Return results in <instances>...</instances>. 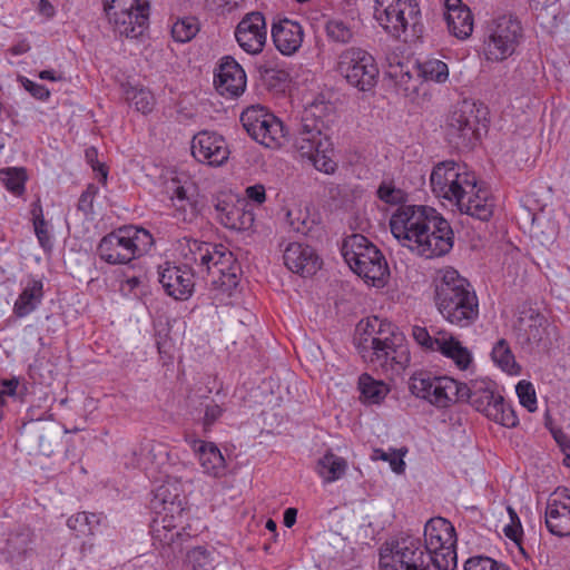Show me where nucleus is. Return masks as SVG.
Wrapping results in <instances>:
<instances>
[{"instance_id": "obj_1", "label": "nucleus", "mask_w": 570, "mask_h": 570, "mask_svg": "<svg viewBox=\"0 0 570 570\" xmlns=\"http://www.w3.org/2000/svg\"><path fill=\"white\" fill-rule=\"evenodd\" d=\"M363 357L384 372L400 374L410 363V350L405 336L386 320H367L360 340Z\"/></svg>"}, {"instance_id": "obj_2", "label": "nucleus", "mask_w": 570, "mask_h": 570, "mask_svg": "<svg viewBox=\"0 0 570 570\" xmlns=\"http://www.w3.org/2000/svg\"><path fill=\"white\" fill-rule=\"evenodd\" d=\"M434 302L442 317L453 326L465 328L479 318V299L470 282L448 267L435 281Z\"/></svg>"}, {"instance_id": "obj_3", "label": "nucleus", "mask_w": 570, "mask_h": 570, "mask_svg": "<svg viewBox=\"0 0 570 570\" xmlns=\"http://www.w3.org/2000/svg\"><path fill=\"white\" fill-rule=\"evenodd\" d=\"M153 244L147 229L128 225L105 235L97 246V255L110 265H122L141 257Z\"/></svg>"}, {"instance_id": "obj_4", "label": "nucleus", "mask_w": 570, "mask_h": 570, "mask_svg": "<svg viewBox=\"0 0 570 570\" xmlns=\"http://www.w3.org/2000/svg\"><path fill=\"white\" fill-rule=\"evenodd\" d=\"M155 498L163 503L165 513H159L151 522L153 546L159 550L161 557L169 560L181 552L186 537L175 523V513L179 517L183 513L181 501L178 494L170 495L166 485L157 489Z\"/></svg>"}, {"instance_id": "obj_5", "label": "nucleus", "mask_w": 570, "mask_h": 570, "mask_svg": "<svg viewBox=\"0 0 570 570\" xmlns=\"http://www.w3.org/2000/svg\"><path fill=\"white\" fill-rule=\"evenodd\" d=\"M460 402H468L488 419L507 428H514L519 420L512 406L499 393L497 384L489 379L460 383Z\"/></svg>"}, {"instance_id": "obj_6", "label": "nucleus", "mask_w": 570, "mask_h": 570, "mask_svg": "<svg viewBox=\"0 0 570 570\" xmlns=\"http://www.w3.org/2000/svg\"><path fill=\"white\" fill-rule=\"evenodd\" d=\"M374 17L391 37L404 42L421 36V11L414 0H375Z\"/></svg>"}, {"instance_id": "obj_7", "label": "nucleus", "mask_w": 570, "mask_h": 570, "mask_svg": "<svg viewBox=\"0 0 570 570\" xmlns=\"http://www.w3.org/2000/svg\"><path fill=\"white\" fill-rule=\"evenodd\" d=\"M342 255L351 269L371 282L374 286H383L389 276V266L381 250L361 234H353L344 239Z\"/></svg>"}, {"instance_id": "obj_8", "label": "nucleus", "mask_w": 570, "mask_h": 570, "mask_svg": "<svg viewBox=\"0 0 570 570\" xmlns=\"http://www.w3.org/2000/svg\"><path fill=\"white\" fill-rule=\"evenodd\" d=\"M429 559L438 570L456 568V533L450 521L438 517L424 527V546Z\"/></svg>"}, {"instance_id": "obj_9", "label": "nucleus", "mask_w": 570, "mask_h": 570, "mask_svg": "<svg viewBox=\"0 0 570 570\" xmlns=\"http://www.w3.org/2000/svg\"><path fill=\"white\" fill-rule=\"evenodd\" d=\"M104 9L114 31L120 37L138 38L148 27L149 0H104Z\"/></svg>"}, {"instance_id": "obj_10", "label": "nucleus", "mask_w": 570, "mask_h": 570, "mask_svg": "<svg viewBox=\"0 0 570 570\" xmlns=\"http://www.w3.org/2000/svg\"><path fill=\"white\" fill-rule=\"evenodd\" d=\"M421 540L403 537L385 542L380 548V570H430L429 554Z\"/></svg>"}, {"instance_id": "obj_11", "label": "nucleus", "mask_w": 570, "mask_h": 570, "mask_svg": "<svg viewBox=\"0 0 570 570\" xmlns=\"http://www.w3.org/2000/svg\"><path fill=\"white\" fill-rule=\"evenodd\" d=\"M485 108L473 101L458 104L446 119V139L455 148H470L478 139L480 124L485 120Z\"/></svg>"}, {"instance_id": "obj_12", "label": "nucleus", "mask_w": 570, "mask_h": 570, "mask_svg": "<svg viewBox=\"0 0 570 570\" xmlns=\"http://www.w3.org/2000/svg\"><path fill=\"white\" fill-rule=\"evenodd\" d=\"M522 36L520 22L512 16H500L487 22L483 33L484 55L488 60L502 61L510 57Z\"/></svg>"}, {"instance_id": "obj_13", "label": "nucleus", "mask_w": 570, "mask_h": 570, "mask_svg": "<svg viewBox=\"0 0 570 570\" xmlns=\"http://www.w3.org/2000/svg\"><path fill=\"white\" fill-rule=\"evenodd\" d=\"M430 184L436 197L455 202L462 193H472L476 188V176L465 166L445 160L433 167Z\"/></svg>"}, {"instance_id": "obj_14", "label": "nucleus", "mask_w": 570, "mask_h": 570, "mask_svg": "<svg viewBox=\"0 0 570 570\" xmlns=\"http://www.w3.org/2000/svg\"><path fill=\"white\" fill-rule=\"evenodd\" d=\"M460 383L450 376H434L421 371L410 377L409 389L416 397L439 409H446L460 403Z\"/></svg>"}, {"instance_id": "obj_15", "label": "nucleus", "mask_w": 570, "mask_h": 570, "mask_svg": "<svg viewBox=\"0 0 570 570\" xmlns=\"http://www.w3.org/2000/svg\"><path fill=\"white\" fill-rule=\"evenodd\" d=\"M247 134L266 148L277 149L287 141L283 122L261 106H252L240 115Z\"/></svg>"}, {"instance_id": "obj_16", "label": "nucleus", "mask_w": 570, "mask_h": 570, "mask_svg": "<svg viewBox=\"0 0 570 570\" xmlns=\"http://www.w3.org/2000/svg\"><path fill=\"white\" fill-rule=\"evenodd\" d=\"M430 214L433 208L422 205L401 206L390 219V228L393 236L412 252H416L413 245L424 236V229L429 227Z\"/></svg>"}, {"instance_id": "obj_17", "label": "nucleus", "mask_w": 570, "mask_h": 570, "mask_svg": "<svg viewBox=\"0 0 570 570\" xmlns=\"http://www.w3.org/2000/svg\"><path fill=\"white\" fill-rule=\"evenodd\" d=\"M338 71L348 85L360 91H368L377 82L379 67L375 59L361 48L352 47L340 55Z\"/></svg>"}, {"instance_id": "obj_18", "label": "nucleus", "mask_w": 570, "mask_h": 570, "mask_svg": "<svg viewBox=\"0 0 570 570\" xmlns=\"http://www.w3.org/2000/svg\"><path fill=\"white\" fill-rule=\"evenodd\" d=\"M429 227L424 229V236L419 245H413L415 253L426 258L441 257L450 253L454 244V233L450 223L433 208L430 214Z\"/></svg>"}, {"instance_id": "obj_19", "label": "nucleus", "mask_w": 570, "mask_h": 570, "mask_svg": "<svg viewBox=\"0 0 570 570\" xmlns=\"http://www.w3.org/2000/svg\"><path fill=\"white\" fill-rule=\"evenodd\" d=\"M438 337H432L425 327L413 326L412 335L417 344L431 350L439 351L444 356L454 361L460 370H466L472 362L470 351L462 346L461 342L453 335L440 332Z\"/></svg>"}, {"instance_id": "obj_20", "label": "nucleus", "mask_w": 570, "mask_h": 570, "mask_svg": "<svg viewBox=\"0 0 570 570\" xmlns=\"http://www.w3.org/2000/svg\"><path fill=\"white\" fill-rule=\"evenodd\" d=\"M544 522L551 534L570 535V490L568 488L559 487L549 495Z\"/></svg>"}, {"instance_id": "obj_21", "label": "nucleus", "mask_w": 570, "mask_h": 570, "mask_svg": "<svg viewBox=\"0 0 570 570\" xmlns=\"http://www.w3.org/2000/svg\"><path fill=\"white\" fill-rule=\"evenodd\" d=\"M323 121L312 115L304 116L297 125L293 146L301 153L302 157L312 156L315 151L324 153L332 142L322 132Z\"/></svg>"}, {"instance_id": "obj_22", "label": "nucleus", "mask_w": 570, "mask_h": 570, "mask_svg": "<svg viewBox=\"0 0 570 570\" xmlns=\"http://www.w3.org/2000/svg\"><path fill=\"white\" fill-rule=\"evenodd\" d=\"M235 38L239 47L250 55L263 51L267 39L265 17L258 11L247 13L237 24Z\"/></svg>"}, {"instance_id": "obj_23", "label": "nucleus", "mask_w": 570, "mask_h": 570, "mask_svg": "<svg viewBox=\"0 0 570 570\" xmlns=\"http://www.w3.org/2000/svg\"><path fill=\"white\" fill-rule=\"evenodd\" d=\"M246 73L243 67L230 56L219 60L215 70L214 85L224 97L237 98L246 89Z\"/></svg>"}, {"instance_id": "obj_24", "label": "nucleus", "mask_w": 570, "mask_h": 570, "mask_svg": "<svg viewBox=\"0 0 570 570\" xmlns=\"http://www.w3.org/2000/svg\"><path fill=\"white\" fill-rule=\"evenodd\" d=\"M210 259L212 271L206 273L212 276V283L224 292H230L238 285L240 268L232 252L224 245L216 244L215 253Z\"/></svg>"}, {"instance_id": "obj_25", "label": "nucleus", "mask_w": 570, "mask_h": 570, "mask_svg": "<svg viewBox=\"0 0 570 570\" xmlns=\"http://www.w3.org/2000/svg\"><path fill=\"white\" fill-rule=\"evenodd\" d=\"M191 154L199 163L220 166L228 159L229 149L223 136L202 131L193 139Z\"/></svg>"}, {"instance_id": "obj_26", "label": "nucleus", "mask_w": 570, "mask_h": 570, "mask_svg": "<svg viewBox=\"0 0 570 570\" xmlns=\"http://www.w3.org/2000/svg\"><path fill=\"white\" fill-rule=\"evenodd\" d=\"M195 273L185 266H174L166 263L159 271V283L166 294L177 301L188 299L194 292Z\"/></svg>"}, {"instance_id": "obj_27", "label": "nucleus", "mask_w": 570, "mask_h": 570, "mask_svg": "<svg viewBox=\"0 0 570 570\" xmlns=\"http://www.w3.org/2000/svg\"><path fill=\"white\" fill-rule=\"evenodd\" d=\"M549 323L544 315L531 307L524 308L519 317L518 340L530 348L547 346Z\"/></svg>"}, {"instance_id": "obj_28", "label": "nucleus", "mask_w": 570, "mask_h": 570, "mask_svg": "<svg viewBox=\"0 0 570 570\" xmlns=\"http://www.w3.org/2000/svg\"><path fill=\"white\" fill-rule=\"evenodd\" d=\"M283 259L291 272L303 277L314 275L322 265V261L313 247L296 242L286 246Z\"/></svg>"}, {"instance_id": "obj_29", "label": "nucleus", "mask_w": 570, "mask_h": 570, "mask_svg": "<svg viewBox=\"0 0 570 570\" xmlns=\"http://www.w3.org/2000/svg\"><path fill=\"white\" fill-rule=\"evenodd\" d=\"M184 266L195 274L204 276L212 271L210 259L215 253L216 244L184 237L180 242Z\"/></svg>"}, {"instance_id": "obj_30", "label": "nucleus", "mask_w": 570, "mask_h": 570, "mask_svg": "<svg viewBox=\"0 0 570 570\" xmlns=\"http://www.w3.org/2000/svg\"><path fill=\"white\" fill-rule=\"evenodd\" d=\"M272 38L281 53L292 56L302 47L304 30L297 21L284 18L273 24Z\"/></svg>"}, {"instance_id": "obj_31", "label": "nucleus", "mask_w": 570, "mask_h": 570, "mask_svg": "<svg viewBox=\"0 0 570 570\" xmlns=\"http://www.w3.org/2000/svg\"><path fill=\"white\" fill-rule=\"evenodd\" d=\"M245 207L244 202L234 204L227 200H218L215 205L216 218L226 228L248 230L254 225L255 216L252 210Z\"/></svg>"}, {"instance_id": "obj_32", "label": "nucleus", "mask_w": 570, "mask_h": 570, "mask_svg": "<svg viewBox=\"0 0 570 570\" xmlns=\"http://www.w3.org/2000/svg\"><path fill=\"white\" fill-rule=\"evenodd\" d=\"M454 203L461 213L482 222L489 220L493 215V202L488 191L478 186L472 193L459 195Z\"/></svg>"}, {"instance_id": "obj_33", "label": "nucleus", "mask_w": 570, "mask_h": 570, "mask_svg": "<svg viewBox=\"0 0 570 570\" xmlns=\"http://www.w3.org/2000/svg\"><path fill=\"white\" fill-rule=\"evenodd\" d=\"M445 20L449 31L459 39H466L473 31V16L461 0H445Z\"/></svg>"}, {"instance_id": "obj_34", "label": "nucleus", "mask_w": 570, "mask_h": 570, "mask_svg": "<svg viewBox=\"0 0 570 570\" xmlns=\"http://www.w3.org/2000/svg\"><path fill=\"white\" fill-rule=\"evenodd\" d=\"M43 298V283L41 279L29 277L13 304V314L19 317H26L31 314Z\"/></svg>"}, {"instance_id": "obj_35", "label": "nucleus", "mask_w": 570, "mask_h": 570, "mask_svg": "<svg viewBox=\"0 0 570 570\" xmlns=\"http://www.w3.org/2000/svg\"><path fill=\"white\" fill-rule=\"evenodd\" d=\"M195 451L204 473L213 478H220L225 474V459L214 443L198 441L195 444Z\"/></svg>"}, {"instance_id": "obj_36", "label": "nucleus", "mask_w": 570, "mask_h": 570, "mask_svg": "<svg viewBox=\"0 0 570 570\" xmlns=\"http://www.w3.org/2000/svg\"><path fill=\"white\" fill-rule=\"evenodd\" d=\"M33 541L35 534L30 528H19L9 534L6 547L7 552L12 559L26 558L33 551Z\"/></svg>"}, {"instance_id": "obj_37", "label": "nucleus", "mask_w": 570, "mask_h": 570, "mask_svg": "<svg viewBox=\"0 0 570 570\" xmlns=\"http://www.w3.org/2000/svg\"><path fill=\"white\" fill-rule=\"evenodd\" d=\"M347 469L345 459L327 452L317 462V472L326 483L341 479Z\"/></svg>"}, {"instance_id": "obj_38", "label": "nucleus", "mask_w": 570, "mask_h": 570, "mask_svg": "<svg viewBox=\"0 0 570 570\" xmlns=\"http://www.w3.org/2000/svg\"><path fill=\"white\" fill-rule=\"evenodd\" d=\"M358 389L364 401L373 404H379L389 393V387L383 381L374 380L368 374L360 376Z\"/></svg>"}, {"instance_id": "obj_39", "label": "nucleus", "mask_w": 570, "mask_h": 570, "mask_svg": "<svg viewBox=\"0 0 570 570\" xmlns=\"http://www.w3.org/2000/svg\"><path fill=\"white\" fill-rule=\"evenodd\" d=\"M491 358L495 365L509 374H518L520 366L515 362V357L510 348L509 343L504 338H500L493 346Z\"/></svg>"}, {"instance_id": "obj_40", "label": "nucleus", "mask_w": 570, "mask_h": 570, "mask_svg": "<svg viewBox=\"0 0 570 570\" xmlns=\"http://www.w3.org/2000/svg\"><path fill=\"white\" fill-rule=\"evenodd\" d=\"M27 440H37L39 451L46 454L50 451L52 434L43 423L39 421L31 422L29 425H24L20 433V441L24 442Z\"/></svg>"}, {"instance_id": "obj_41", "label": "nucleus", "mask_w": 570, "mask_h": 570, "mask_svg": "<svg viewBox=\"0 0 570 570\" xmlns=\"http://www.w3.org/2000/svg\"><path fill=\"white\" fill-rule=\"evenodd\" d=\"M419 75L424 80L444 83L449 78V68L445 62L435 58H429L417 62Z\"/></svg>"}, {"instance_id": "obj_42", "label": "nucleus", "mask_w": 570, "mask_h": 570, "mask_svg": "<svg viewBox=\"0 0 570 570\" xmlns=\"http://www.w3.org/2000/svg\"><path fill=\"white\" fill-rule=\"evenodd\" d=\"M199 31V22L195 17H184L177 19L171 27L173 39L177 42L190 41Z\"/></svg>"}, {"instance_id": "obj_43", "label": "nucleus", "mask_w": 570, "mask_h": 570, "mask_svg": "<svg viewBox=\"0 0 570 570\" xmlns=\"http://www.w3.org/2000/svg\"><path fill=\"white\" fill-rule=\"evenodd\" d=\"M31 213L33 216V219H32L33 220V229H35L37 239H38L40 246L45 250H50L52 248L53 244H52V238H51L50 230H49V224L43 217L41 206L35 205Z\"/></svg>"}, {"instance_id": "obj_44", "label": "nucleus", "mask_w": 570, "mask_h": 570, "mask_svg": "<svg viewBox=\"0 0 570 570\" xmlns=\"http://www.w3.org/2000/svg\"><path fill=\"white\" fill-rule=\"evenodd\" d=\"M126 99L135 106V108L142 112L148 114L155 106V97L150 90L145 88L130 87L126 90Z\"/></svg>"}, {"instance_id": "obj_45", "label": "nucleus", "mask_w": 570, "mask_h": 570, "mask_svg": "<svg viewBox=\"0 0 570 570\" xmlns=\"http://www.w3.org/2000/svg\"><path fill=\"white\" fill-rule=\"evenodd\" d=\"M1 180L8 190L20 195L24 190L26 174L22 168H7L0 171Z\"/></svg>"}, {"instance_id": "obj_46", "label": "nucleus", "mask_w": 570, "mask_h": 570, "mask_svg": "<svg viewBox=\"0 0 570 570\" xmlns=\"http://www.w3.org/2000/svg\"><path fill=\"white\" fill-rule=\"evenodd\" d=\"M325 30L327 37L335 42L346 43L353 38V31L350 26L340 19L328 20Z\"/></svg>"}, {"instance_id": "obj_47", "label": "nucleus", "mask_w": 570, "mask_h": 570, "mask_svg": "<svg viewBox=\"0 0 570 570\" xmlns=\"http://www.w3.org/2000/svg\"><path fill=\"white\" fill-rule=\"evenodd\" d=\"M464 570H510L504 563L498 562L490 557L475 556L468 559Z\"/></svg>"}, {"instance_id": "obj_48", "label": "nucleus", "mask_w": 570, "mask_h": 570, "mask_svg": "<svg viewBox=\"0 0 570 570\" xmlns=\"http://www.w3.org/2000/svg\"><path fill=\"white\" fill-rule=\"evenodd\" d=\"M333 153L332 146H330L324 153L315 151L312 156H305L309 159L314 167L325 174H333L336 170V163L332 159L331 154Z\"/></svg>"}, {"instance_id": "obj_49", "label": "nucleus", "mask_w": 570, "mask_h": 570, "mask_svg": "<svg viewBox=\"0 0 570 570\" xmlns=\"http://www.w3.org/2000/svg\"><path fill=\"white\" fill-rule=\"evenodd\" d=\"M515 391L520 401V404L528 409L529 412L537 410V396L535 391L530 382L520 381Z\"/></svg>"}, {"instance_id": "obj_50", "label": "nucleus", "mask_w": 570, "mask_h": 570, "mask_svg": "<svg viewBox=\"0 0 570 570\" xmlns=\"http://www.w3.org/2000/svg\"><path fill=\"white\" fill-rule=\"evenodd\" d=\"M377 197L391 205H397L404 200V193L392 183L383 181L377 188Z\"/></svg>"}, {"instance_id": "obj_51", "label": "nucleus", "mask_w": 570, "mask_h": 570, "mask_svg": "<svg viewBox=\"0 0 570 570\" xmlns=\"http://www.w3.org/2000/svg\"><path fill=\"white\" fill-rule=\"evenodd\" d=\"M175 212L174 216L181 222L190 223L193 222L197 215H198V207H197V200L195 197L189 198L181 204H176L174 206Z\"/></svg>"}, {"instance_id": "obj_52", "label": "nucleus", "mask_w": 570, "mask_h": 570, "mask_svg": "<svg viewBox=\"0 0 570 570\" xmlns=\"http://www.w3.org/2000/svg\"><path fill=\"white\" fill-rule=\"evenodd\" d=\"M87 520L88 513L79 512L67 520V525L78 538L89 537V528L86 525Z\"/></svg>"}, {"instance_id": "obj_53", "label": "nucleus", "mask_w": 570, "mask_h": 570, "mask_svg": "<svg viewBox=\"0 0 570 570\" xmlns=\"http://www.w3.org/2000/svg\"><path fill=\"white\" fill-rule=\"evenodd\" d=\"M19 81L22 87L36 99L47 100L50 97V91L43 85L37 83L27 77L20 76Z\"/></svg>"}, {"instance_id": "obj_54", "label": "nucleus", "mask_w": 570, "mask_h": 570, "mask_svg": "<svg viewBox=\"0 0 570 570\" xmlns=\"http://www.w3.org/2000/svg\"><path fill=\"white\" fill-rule=\"evenodd\" d=\"M509 513L512 519V524H509L504 528V534L510 540L515 542L520 547V550L523 552V548L521 547V537H522L521 522H520L517 513L511 508L509 509Z\"/></svg>"}, {"instance_id": "obj_55", "label": "nucleus", "mask_w": 570, "mask_h": 570, "mask_svg": "<svg viewBox=\"0 0 570 570\" xmlns=\"http://www.w3.org/2000/svg\"><path fill=\"white\" fill-rule=\"evenodd\" d=\"M98 193V188L90 184L86 188V190L82 191L79 202H78V209L83 212L85 214H89L92 212L94 207V197Z\"/></svg>"}, {"instance_id": "obj_56", "label": "nucleus", "mask_w": 570, "mask_h": 570, "mask_svg": "<svg viewBox=\"0 0 570 570\" xmlns=\"http://www.w3.org/2000/svg\"><path fill=\"white\" fill-rule=\"evenodd\" d=\"M224 411L225 410L216 403L206 404L203 422L205 430L209 429L223 415Z\"/></svg>"}, {"instance_id": "obj_57", "label": "nucleus", "mask_w": 570, "mask_h": 570, "mask_svg": "<svg viewBox=\"0 0 570 570\" xmlns=\"http://www.w3.org/2000/svg\"><path fill=\"white\" fill-rule=\"evenodd\" d=\"M208 552L203 547H196L187 552V559L190 563L198 567H205L208 564Z\"/></svg>"}, {"instance_id": "obj_58", "label": "nucleus", "mask_w": 570, "mask_h": 570, "mask_svg": "<svg viewBox=\"0 0 570 570\" xmlns=\"http://www.w3.org/2000/svg\"><path fill=\"white\" fill-rule=\"evenodd\" d=\"M245 196L248 200L262 205L266 200V190L264 185L255 184L253 186H248L245 189Z\"/></svg>"}, {"instance_id": "obj_59", "label": "nucleus", "mask_w": 570, "mask_h": 570, "mask_svg": "<svg viewBox=\"0 0 570 570\" xmlns=\"http://www.w3.org/2000/svg\"><path fill=\"white\" fill-rule=\"evenodd\" d=\"M95 156H96V149L95 148L86 150V158H87L88 163H90L92 169L95 171L99 173V175H100L99 181L102 183V184H106L107 176H108V169L105 167L104 164H101V163H99L97 160L95 161L94 160Z\"/></svg>"}, {"instance_id": "obj_60", "label": "nucleus", "mask_w": 570, "mask_h": 570, "mask_svg": "<svg viewBox=\"0 0 570 570\" xmlns=\"http://www.w3.org/2000/svg\"><path fill=\"white\" fill-rule=\"evenodd\" d=\"M554 440L560 446L562 453L564 454L563 463L566 466L570 468V438L563 432L554 433Z\"/></svg>"}, {"instance_id": "obj_61", "label": "nucleus", "mask_w": 570, "mask_h": 570, "mask_svg": "<svg viewBox=\"0 0 570 570\" xmlns=\"http://www.w3.org/2000/svg\"><path fill=\"white\" fill-rule=\"evenodd\" d=\"M261 75L265 81L272 82L273 80H277L279 82L285 81L287 79V72L284 70H279L272 67H265L261 70Z\"/></svg>"}, {"instance_id": "obj_62", "label": "nucleus", "mask_w": 570, "mask_h": 570, "mask_svg": "<svg viewBox=\"0 0 570 570\" xmlns=\"http://www.w3.org/2000/svg\"><path fill=\"white\" fill-rule=\"evenodd\" d=\"M190 189L191 187L177 185L174 188L171 196L173 205L175 206L176 204H181L183 202L195 197L194 194L190 193Z\"/></svg>"}, {"instance_id": "obj_63", "label": "nucleus", "mask_w": 570, "mask_h": 570, "mask_svg": "<svg viewBox=\"0 0 570 570\" xmlns=\"http://www.w3.org/2000/svg\"><path fill=\"white\" fill-rule=\"evenodd\" d=\"M326 195L334 202L343 203V198L346 196V188L341 185L330 184L326 187Z\"/></svg>"}, {"instance_id": "obj_64", "label": "nucleus", "mask_w": 570, "mask_h": 570, "mask_svg": "<svg viewBox=\"0 0 570 570\" xmlns=\"http://www.w3.org/2000/svg\"><path fill=\"white\" fill-rule=\"evenodd\" d=\"M141 281L137 276L129 277L121 282L120 284V291L125 295H131L135 294V289L140 285Z\"/></svg>"}]
</instances>
